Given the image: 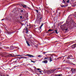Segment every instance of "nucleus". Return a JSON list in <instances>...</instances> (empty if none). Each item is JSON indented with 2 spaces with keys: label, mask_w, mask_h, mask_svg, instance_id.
<instances>
[{
  "label": "nucleus",
  "mask_w": 76,
  "mask_h": 76,
  "mask_svg": "<svg viewBox=\"0 0 76 76\" xmlns=\"http://www.w3.org/2000/svg\"><path fill=\"white\" fill-rule=\"evenodd\" d=\"M39 29H41L40 28H37L36 29V32H40V33L41 32L40 31V30H39Z\"/></svg>",
  "instance_id": "f257e3e1"
},
{
  "label": "nucleus",
  "mask_w": 76,
  "mask_h": 76,
  "mask_svg": "<svg viewBox=\"0 0 76 76\" xmlns=\"http://www.w3.org/2000/svg\"><path fill=\"white\" fill-rule=\"evenodd\" d=\"M16 49V48L15 47H13V46H10V50H14Z\"/></svg>",
  "instance_id": "f03ea898"
},
{
  "label": "nucleus",
  "mask_w": 76,
  "mask_h": 76,
  "mask_svg": "<svg viewBox=\"0 0 76 76\" xmlns=\"http://www.w3.org/2000/svg\"><path fill=\"white\" fill-rule=\"evenodd\" d=\"M27 56H28V57H35V56H34L29 54H28L27 55Z\"/></svg>",
  "instance_id": "7ed1b4c3"
},
{
  "label": "nucleus",
  "mask_w": 76,
  "mask_h": 76,
  "mask_svg": "<svg viewBox=\"0 0 76 76\" xmlns=\"http://www.w3.org/2000/svg\"><path fill=\"white\" fill-rule=\"evenodd\" d=\"M72 48H75L76 47V44H75V45H72Z\"/></svg>",
  "instance_id": "20e7f679"
},
{
  "label": "nucleus",
  "mask_w": 76,
  "mask_h": 76,
  "mask_svg": "<svg viewBox=\"0 0 76 76\" xmlns=\"http://www.w3.org/2000/svg\"><path fill=\"white\" fill-rule=\"evenodd\" d=\"M42 63H45V64H47V63H48V61L47 60H45L42 62Z\"/></svg>",
  "instance_id": "39448f33"
},
{
  "label": "nucleus",
  "mask_w": 76,
  "mask_h": 76,
  "mask_svg": "<svg viewBox=\"0 0 76 76\" xmlns=\"http://www.w3.org/2000/svg\"><path fill=\"white\" fill-rule=\"evenodd\" d=\"M65 25H66V26H69V24H68L67 23L66 24H64V25H62L61 26H65Z\"/></svg>",
  "instance_id": "423d86ee"
},
{
  "label": "nucleus",
  "mask_w": 76,
  "mask_h": 76,
  "mask_svg": "<svg viewBox=\"0 0 76 76\" xmlns=\"http://www.w3.org/2000/svg\"><path fill=\"white\" fill-rule=\"evenodd\" d=\"M22 6L23 8H24L25 9H26L27 7H26V5H22Z\"/></svg>",
  "instance_id": "0eeeda50"
},
{
  "label": "nucleus",
  "mask_w": 76,
  "mask_h": 76,
  "mask_svg": "<svg viewBox=\"0 0 76 76\" xmlns=\"http://www.w3.org/2000/svg\"><path fill=\"white\" fill-rule=\"evenodd\" d=\"M26 43L27 44L28 46H29V47H30V46H31V45L29 44V43L28 41H26Z\"/></svg>",
  "instance_id": "6e6552de"
},
{
  "label": "nucleus",
  "mask_w": 76,
  "mask_h": 76,
  "mask_svg": "<svg viewBox=\"0 0 76 76\" xmlns=\"http://www.w3.org/2000/svg\"><path fill=\"white\" fill-rule=\"evenodd\" d=\"M4 48L5 50H8V49H9V47H4Z\"/></svg>",
  "instance_id": "1a4fd4ad"
},
{
  "label": "nucleus",
  "mask_w": 76,
  "mask_h": 76,
  "mask_svg": "<svg viewBox=\"0 0 76 76\" xmlns=\"http://www.w3.org/2000/svg\"><path fill=\"white\" fill-rule=\"evenodd\" d=\"M61 7H66V6H66V5H61Z\"/></svg>",
  "instance_id": "9d476101"
},
{
  "label": "nucleus",
  "mask_w": 76,
  "mask_h": 76,
  "mask_svg": "<svg viewBox=\"0 0 76 76\" xmlns=\"http://www.w3.org/2000/svg\"><path fill=\"white\" fill-rule=\"evenodd\" d=\"M49 58V60L50 62L52 61H53V60H52V58H51V57H50V58Z\"/></svg>",
  "instance_id": "9b49d317"
},
{
  "label": "nucleus",
  "mask_w": 76,
  "mask_h": 76,
  "mask_svg": "<svg viewBox=\"0 0 76 76\" xmlns=\"http://www.w3.org/2000/svg\"><path fill=\"white\" fill-rule=\"evenodd\" d=\"M11 57V55H7L5 56V57Z\"/></svg>",
  "instance_id": "f8f14e48"
},
{
  "label": "nucleus",
  "mask_w": 76,
  "mask_h": 76,
  "mask_svg": "<svg viewBox=\"0 0 76 76\" xmlns=\"http://www.w3.org/2000/svg\"><path fill=\"white\" fill-rule=\"evenodd\" d=\"M43 25H44V24H43V23H42V25H41V26H40V29H41V28H42V26H43Z\"/></svg>",
  "instance_id": "ddd939ff"
},
{
  "label": "nucleus",
  "mask_w": 76,
  "mask_h": 76,
  "mask_svg": "<svg viewBox=\"0 0 76 76\" xmlns=\"http://www.w3.org/2000/svg\"><path fill=\"white\" fill-rule=\"evenodd\" d=\"M55 32L56 33V34H58V32H57V31L56 30L55 31Z\"/></svg>",
  "instance_id": "4468645a"
},
{
  "label": "nucleus",
  "mask_w": 76,
  "mask_h": 76,
  "mask_svg": "<svg viewBox=\"0 0 76 76\" xmlns=\"http://www.w3.org/2000/svg\"><path fill=\"white\" fill-rule=\"evenodd\" d=\"M48 58H49L48 57H47L46 58H45L44 59V60H47Z\"/></svg>",
  "instance_id": "2eb2a0df"
},
{
  "label": "nucleus",
  "mask_w": 76,
  "mask_h": 76,
  "mask_svg": "<svg viewBox=\"0 0 76 76\" xmlns=\"http://www.w3.org/2000/svg\"><path fill=\"white\" fill-rule=\"evenodd\" d=\"M53 30L51 29H49V30H48V31H52Z\"/></svg>",
  "instance_id": "dca6fc26"
},
{
  "label": "nucleus",
  "mask_w": 76,
  "mask_h": 76,
  "mask_svg": "<svg viewBox=\"0 0 76 76\" xmlns=\"http://www.w3.org/2000/svg\"><path fill=\"white\" fill-rule=\"evenodd\" d=\"M58 76H61V74H58L57 75Z\"/></svg>",
  "instance_id": "f3484780"
},
{
  "label": "nucleus",
  "mask_w": 76,
  "mask_h": 76,
  "mask_svg": "<svg viewBox=\"0 0 76 76\" xmlns=\"http://www.w3.org/2000/svg\"><path fill=\"white\" fill-rule=\"evenodd\" d=\"M20 18L22 20V16H20Z\"/></svg>",
  "instance_id": "a211bd4d"
},
{
  "label": "nucleus",
  "mask_w": 76,
  "mask_h": 76,
  "mask_svg": "<svg viewBox=\"0 0 76 76\" xmlns=\"http://www.w3.org/2000/svg\"><path fill=\"white\" fill-rule=\"evenodd\" d=\"M26 30L27 32H26V33L27 34V33H28V28H26Z\"/></svg>",
  "instance_id": "6ab92c4d"
},
{
  "label": "nucleus",
  "mask_w": 76,
  "mask_h": 76,
  "mask_svg": "<svg viewBox=\"0 0 76 76\" xmlns=\"http://www.w3.org/2000/svg\"><path fill=\"white\" fill-rule=\"evenodd\" d=\"M73 4H74V6H76V3H73Z\"/></svg>",
  "instance_id": "aec40b11"
},
{
  "label": "nucleus",
  "mask_w": 76,
  "mask_h": 76,
  "mask_svg": "<svg viewBox=\"0 0 76 76\" xmlns=\"http://www.w3.org/2000/svg\"><path fill=\"white\" fill-rule=\"evenodd\" d=\"M31 62H33V63H35V61H31Z\"/></svg>",
  "instance_id": "412c9836"
},
{
  "label": "nucleus",
  "mask_w": 76,
  "mask_h": 76,
  "mask_svg": "<svg viewBox=\"0 0 76 76\" xmlns=\"http://www.w3.org/2000/svg\"><path fill=\"white\" fill-rule=\"evenodd\" d=\"M36 11L37 12V13H38V10H36Z\"/></svg>",
  "instance_id": "4be33fe9"
},
{
  "label": "nucleus",
  "mask_w": 76,
  "mask_h": 76,
  "mask_svg": "<svg viewBox=\"0 0 76 76\" xmlns=\"http://www.w3.org/2000/svg\"><path fill=\"white\" fill-rule=\"evenodd\" d=\"M70 56H68L67 59H69V58H70Z\"/></svg>",
  "instance_id": "5701e85b"
},
{
  "label": "nucleus",
  "mask_w": 76,
  "mask_h": 76,
  "mask_svg": "<svg viewBox=\"0 0 76 76\" xmlns=\"http://www.w3.org/2000/svg\"><path fill=\"white\" fill-rule=\"evenodd\" d=\"M15 56H20V57H21V55H16Z\"/></svg>",
  "instance_id": "b1692460"
},
{
  "label": "nucleus",
  "mask_w": 76,
  "mask_h": 76,
  "mask_svg": "<svg viewBox=\"0 0 76 76\" xmlns=\"http://www.w3.org/2000/svg\"><path fill=\"white\" fill-rule=\"evenodd\" d=\"M63 3H65V1H64V0H63Z\"/></svg>",
  "instance_id": "393cba45"
},
{
  "label": "nucleus",
  "mask_w": 76,
  "mask_h": 76,
  "mask_svg": "<svg viewBox=\"0 0 76 76\" xmlns=\"http://www.w3.org/2000/svg\"><path fill=\"white\" fill-rule=\"evenodd\" d=\"M23 58H26V59H27V58H26V57H23Z\"/></svg>",
  "instance_id": "a878e982"
},
{
  "label": "nucleus",
  "mask_w": 76,
  "mask_h": 76,
  "mask_svg": "<svg viewBox=\"0 0 76 76\" xmlns=\"http://www.w3.org/2000/svg\"><path fill=\"white\" fill-rule=\"evenodd\" d=\"M37 70H39L40 69L39 68H37Z\"/></svg>",
  "instance_id": "bb28decb"
},
{
  "label": "nucleus",
  "mask_w": 76,
  "mask_h": 76,
  "mask_svg": "<svg viewBox=\"0 0 76 76\" xmlns=\"http://www.w3.org/2000/svg\"><path fill=\"white\" fill-rule=\"evenodd\" d=\"M41 57V55H39V56H38V57Z\"/></svg>",
  "instance_id": "cd10ccee"
},
{
  "label": "nucleus",
  "mask_w": 76,
  "mask_h": 76,
  "mask_svg": "<svg viewBox=\"0 0 76 76\" xmlns=\"http://www.w3.org/2000/svg\"><path fill=\"white\" fill-rule=\"evenodd\" d=\"M67 3H69V0H68V1H67Z\"/></svg>",
  "instance_id": "c85d7f7f"
},
{
  "label": "nucleus",
  "mask_w": 76,
  "mask_h": 76,
  "mask_svg": "<svg viewBox=\"0 0 76 76\" xmlns=\"http://www.w3.org/2000/svg\"><path fill=\"white\" fill-rule=\"evenodd\" d=\"M21 12H23V10H21Z\"/></svg>",
  "instance_id": "c756f323"
},
{
  "label": "nucleus",
  "mask_w": 76,
  "mask_h": 76,
  "mask_svg": "<svg viewBox=\"0 0 76 76\" xmlns=\"http://www.w3.org/2000/svg\"><path fill=\"white\" fill-rule=\"evenodd\" d=\"M39 73H41V72H42L41 71H39Z\"/></svg>",
  "instance_id": "7c9ffc66"
},
{
  "label": "nucleus",
  "mask_w": 76,
  "mask_h": 76,
  "mask_svg": "<svg viewBox=\"0 0 76 76\" xmlns=\"http://www.w3.org/2000/svg\"><path fill=\"white\" fill-rule=\"evenodd\" d=\"M70 22L71 23H72V22H73V21H71Z\"/></svg>",
  "instance_id": "2f4dec72"
},
{
  "label": "nucleus",
  "mask_w": 76,
  "mask_h": 76,
  "mask_svg": "<svg viewBox=\"0 0 76 76\" xmlns=\"http://www.w3.org/2000/svg\"><path fill=\"white\" fill-rule=\"evenodd\" d=\"M70 16H71V15H69V16H68V18H70Z\"/></svg>",
  "instance_id": "473e14b6"
},
{
  "label": "nucleus",
  "mask_w": 76,
  "mask_h": 76,
  "mask_svg": "<svg viewBox=\"0 0 76 76\" xmlns=\"http://www.w3.org/2000/svg\"><path fill=\"white\" fill-rule=\"evenodd\" d=\"M65 29V30H66V31H67V28H66V29Z\"/></svg>",
  "instance_id": "72a5a7b5"
},
{
  "label": "nucleus",
  "mask_w": 76,
  "mask_h": 76,
  "mask_svg": "<svg viewBox=\"0 0 76 76\" xmlns=\"http://www.w3.org/2000/svg\"><path fill=\"white\" fill-rule=\"evenodd\" d=\"M70 57H72V55H71L70 56Z\"/></svg>",
  "instance_id": "f704fd0d"
},
{
  "label": "nucleus",
  "mask_w": 76,
  "mask_h": 76,
  "mask_svg": "<svg viewBox=\"0 0 76 76\" xmlns=\"http://www.w3.org/2000/svg\"><path fill=\"white\" fill-rule=\"evenodd\" d=\"M41 19H42V18H40V20H41Z\"/></svg>",
  "instance_id": "c9c22d12"
},
{
  "label": "nucleus",
  "mask_w": 76,
  "mask_h": 76,
  "mask_svg": "<svg viewBox=\"0 0 76 76\" xmlns=\"http://www.w3.org/2000/svg\"><path fill=\"white\" fill-rule=\"evenodd\" d=\"M20 58H23V57H21Z\"/></svg>",
  "instance_id": "e433bc0d"
},
{
  "label": "nucleus",
  "mask_w": 76,
  "mask_h": 76,
  "mask_svg": "<svg viewBox=\"0 0 76 76\" xmlns=\"http://www.w3.org/2000/svg\"><path fill=\"white\" fill-rule=\"evenodd\" d=\"M72 64L73 65H75V64H73V63H72Z\"/></svg>",
  "instance_id": "4c0bfd02"
},
{
  "label": "nucleus",
  "mask_w": 76,
  "mask_h": 76,
  "mask_svg": "<svg viewBox=\"0 0 76 76\" xmlns=\"http://www.w3.org/2000/svg\"><path fill=\"white\" fill-rule=\"evenodd\" d=\"M31 37H29V38H31Z\"/></svg>",
  "instance_id": "58836bf2"
},
{
  "label": "nucleus",
  "mask_w": 76,
  "mask_h": 76,
  "mask_svg": "<svg viewBox=\"0 0 76 76\" xmlns=\"http://www.w3.org/2000/svg\"><path fill=\"white\" fill-rule=\"evenodd\" d=\"M1 30H0V33H1Z\"/></svg>",
  "instance_id": "ea45409f"
},
{
  "label": "nucleus",
  "mask_w": 76,
  "mask_h": 76,
  "mask_svg": "<svg viewBox=\"0 0 76 76\" xmlns=\"http://www.w3.org/2000/svg\"><path fill=\"white\" fill-rule=\"evenodd\" d=\"M45 53H43V54H45Z\"/></svg>",
  "instance_id": "a19ab883"
},
{
  "label": "nucleus",
  "mask_w": 76,
  "mask_h": 76,
  "mask_svg": "<svg viewBox=\"0 0 76 76\" xmlns=\"http://www.w3.org/2000/svg\"><path fill=\"white\" fill-rule=\"evenodd\" d=\"M4 20V19H2L1 20Z\"/></svg>",
  "instance_id": "79ce46f5"
},
{
  "label": "nucleus",
  "mask_w": 76,
  "mask_h": 76,
  "mask_svg": "<svg viewBox=\"0 0 76 76\" xmlns=\"http://www.w3.org/2000/svg\"><path fill=\"white\" fill-rule=\"evenodd\" d=\"M17 61H15V63H16V62H17Z\"/></svg>",
  "instance_id": "37998d69"
},
{
  "label": "nucleus",
  "mask_w": 76,
  "mask_h": 76,
  "mask_svg": "<svg viewBox=\"0 0 76 76\" xmlns=\"http://www.w3.org/2000/svg\"><path fill=\"white\" fill-rule=\"evenodd\" d=\"M28 7V9H30V8H29V7Z\"/></svg>",
  "instance_id": "c03bdc74"
},
{
  "label": "nucleus",
  "mask_w": 76,
  "mask_h": 76,
  "mask_svg": "<svg viewBox=\"0 0 76 76\" xmlns=\"http://www.w3.org/2000/svg\"><path fill=\"white\" fill-rule=\"evenodd\" d=\"M3 76H5V75H3Z\"/></svg>",
  "instance_id": "a18cd8bd"
},
{
  "label": "nucleus",
  "mask_w": 76,
  "mask_h": 76,
  "mask_svg": "<svg viewBox=\"0 0 76 76\" xmlns=\"http://www.w3.org/2000/svg\"><path fill=\"white\" fill-rule=\"evenodd\" d=\"M14 57H15V56H14Z\"/></svg>",
  "instance_id": "49530a36"
},
{
  "label": "nucleus",
  "mask_w": 76,
  "mask_h": 76,
  "mask_svg": "<svg viewBox=\"0 0 76 76\" xmlns=\"http://www.w3.org/2000/svg\"><path fill=\"white\" fill-rule=\"evenodd\" d=\"M53 12H54V11H53Z\"/></svg>",
  "instance_id": "de8ad7c7"
},
{
  "label": "nucleus",
  "mask_w": 76,
  "mask_h": 76,
  "mask_svg": "<svg viewBox=\"0 0 76 76\" xmlns=\"http://www.w3.org/2000/svg\"><path fill=\"white\" fill-rule=\"evenodd\" d=\"M46 56V57H47V56Z\"/></svg>",
  "instance_id": "09e8293b"
},
{
  "label": "nucleus",
  "mask_w": 76,
  "mask_h": 76,
  "mask_svg": "<svg viewBox=\"0 0 76 76\" xmlns=\"http://www.w3.org/2000/svg\"><path fill=\"white\" fill-rule=\"evenodd\" d=\"M59 14H60V13H59Z\"/></svg>",
  "instance_id": "8fccbe9b"
},
{
  "label": "nucleus",
  "mask_w": 76,
  "mask_h": 76,
  "mask_svg": "<svg viewBox=\"0 0 76 76\" xmlns=\"http://www.w3.org/2000/svg\"><path fill=\"white\" fill-rule=\"evenodd\" d=\"M7 76H9V75H7Z\"/></svg>",
  "instance_id": "3c124183"
},
{
  "label": "nucleus",
  "mask_w": 76,
  "mask_h": 76,
  "mask_svg": "<svg viewBox=\"0 0 76 76\" xmlns=\"http://www.w3.org/2000/svg\"><path fill=\"white\" fill-rule=\"evenodd\" d=\"M1 76H2V75H1Z\"/></svg>",
  "instance_id": "603ef678"
}]
</instances>
